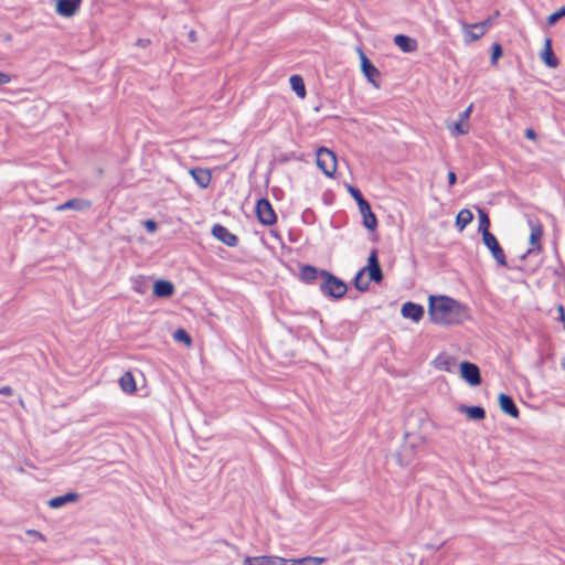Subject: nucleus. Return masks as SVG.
I'll use <instances>...</instances> for the list:
<instances>
[{
    "mask_svg": "<svg viewBox=\"0 0 565 565\" xmlns=\"http://www.w3.org/2000/svg\"><path fill=\"white\" fill-rule=\"evenodd\" d=\"M359 56L361 60V70L364 76L371 82L375 87H379L376 84V79L380 77L379 70L370 62L367 56L364 54L362 49H358Z\"/></svg>",
    "mask_w": 565,
    "mask_h": 565,
    "instance_id": "11",
    "label": "nucleus"
},
{
    "mask_svg": "<svg viewBox=\"0 0 565 565\" xmlns=\"http://www.w3.org/2000/svg\"><path fill=\"white\" fill-rule=\"evenodd\" d=\"M498 399L500 408L503 413L509 414L513 418H518L520 416L519 408L516 407L511 396L501 393L499 394Z\"/></svg>",
    "mask_w": 565,
    "mask_h": 565,
    "instance_id": "18",
    "label": "nucleus"
},
{
    "mask_svg": "<svg viewBox=\"0 0 565 565\" xmlns=\"http://www.w3.org/2000/svg\"><path fill=\"white\" fill-rule=\"evenodd\" d=\"M212 234L216 239L230 247H234L238 243V237L221 224H215L212 227Z\"/></svg>",
    "mask_w": 565,
    "mask_h": 565,
    "instance_id": "12",
    "label": "nucleus"
},
{
    "mask_svg": "<svg viewBox=\"0 0 565 565\" xmlns=\"http://www.w3.org/2000/svg\"><path fill=\"white\" fill-rule=\"evenodd\" d=\"M564 15H565V7H562L561 9H558L557 11L553 12L552 14H550L547 17V24L553 25L554 23H556V21H558Z\"/></svg>",
    "mask_w": 565,
    "mask_h": 565,
    "instance_id": "36",
    "label": "nucleus"
},
{
    "mask_svg": "<svg viewBox=\"0 0 565 565\" xmlns=\"http://www.w3.org/2000/svg\"><path fill=\"white\" fill-rule=\"evenodd\" d=\"M326 562L324 557L306 556L298 559H290L291 565H321Z\"/></svg>",
    "mask_w": 565,
    "mask_h": 565,
    "instance_id": "30",
    "label": "nucleus"
},
{
    "mask_svg": "<svg viewBox=\"0 0 565 565\" xmlns=\"http://www.w3.org/2000/svg\"><path fill=\"white\" fill-rule=\"evenodd\" d=\"M489 227L490 220L488 214L484 211L479 210V231L482 233V237L487 236V234H492L489 231Z\"/></svg>",
    "mask_w": 565,
    "mask_h": 565,
    "instance_id": "33",
    "label": "nucleus"
},
{
    "mask_svg": "<svg viewBox=\"0 0 565 565\" xmlns=\"http://www.w3.org/2000/svg\"><path fill=\"white\" fill-rule=\"evenodd\" d=\"M502 56V47L499 43H494L492 45V52H491V64L497 65L498 60Z\"/></svg>",
    "mask_w": 565,
    "mask_h": 565,
    "instance_id": "37",
    "label": "nucleus"
},
{
    "mask_svg": "<svg viewBox=\"0 0 565 565\" xmlns=\"http://www.w3.org/2000/svg\"><path fill=\"white\" fill-rule=\"evenodd\" d=\"M564 329H565V326H564Z\"/></svg>",
    "mask_w": 565,
    "mask_h": 565,
    "instance_id": "45",
    "label": "nucleus"
},
{
    "mask_svg": "<svg viewBox=\"0 0 565 565\" xmlns=\"http://www.w3.org/2000/svg\"><path fill=\"white\" fill-rule=\"evenodd\" d=\"M119 386L122 392L134 394L137 391L136 380L131 372H125L119 379Z\"/></svg>",
    "mask_w": 565,
    "mask_h": 565,
    "instance_id": "23",
    "label": "nucleus"
},
{
    "mask_svg": "<svg viewBox=\"0 0 565 565\" xmlns=\"http://www.w3.org/2000/svg\"><path fill=\"white\" fill-rule=\"evenodd\" d=\"M557 311H558V319H559V321L565 322V310H564V306H563V305H559V306L557 307Z\"/></svg>",
    "mask_w": 565,
    "mask_h": 565,
    "instance_id": "42",
    "label": "nucleus"
},
{
    "mask_svg": "<svg viewBox=\"0 0 565 565\" xmlns=\"http://www.w3.org/2000/svg\"><path fill=\"white\" fill-rule=\"evenodd\" d=\"M320 276L323 278V282L320 286L323 295L340 299L347 294L348 287L343 280L324 269L320 270Z\"/></svg>",
    "mask_w": 565,
    "mask_h": 565,
    "instance_id": "2",
    "label": "nucleus"
},
{
    "mask_svg": "<svg viewBox=\"0 0 565 565\" xmlns=\"http://www.w3.org/2000/svg\"><path fill=\"white\" fill-rule=\"evenodd\" d=\"M0 394L4 396H10L12 395V388L10 386H2L0 388Z\"/></svg>",
    "mask_w": 565,
    "mask_h": 565,
    "instance_id": "43",
    "label": "nucleus"
},
{
    "mask_svg": "<svg viewBox=\"0 0 565 565\" xmlns=\"http://www.w3.org/2000/svg\"><path fill=\"white\" fill-rule=\"evenodd\" d=\"M541 58L548 67L556 68L558 66V60L553 53L552 41L548 38L545 40V45L541 53Z\"/></svg>",
    "mask_w": 565,
    "mask_h": 565,
    "instance_id": "22",
    "label": "nucleus"
},
{
    "mask_svg": "<svg viewBox=\"0 0 565 565\" xmlns=\"http://www.w3.org/2000/svg\"><path fill=\"white\" fill-rule=\"evenodd\" d=\"M78 499V494L74 492L66 493L64 495L52 498L49 501V507L52 509H58L66 503L75 502Z\"/></svg>",
    "mask_w": 565,
    "mask_h": 565,
    "instance_id": "24",
    "label": "nucleus"
},
{
    "mask_svg": "<svg viewBox=\"0 0 565 565\" xmlns=\"http://www.w3.org/2000/svg\"><path fill=\"white\" fill-rule=\"evenodd\" d=\"M365 269V273L369 274L370 280H373L375 282H381L383 279L382 269L379 263L377 252L373 249L367 258V265L363 267Z\"/></svg>",
    "mask_w": 565,
    "mask_h": 565,
    "instance_id": "10",
    "label": "nucleus"
},
{
    "mask_svg": "<svg viewBox=\"0 0 565 565\" xmlns=\"http://www.w3.org/2000/svg\"><path fill=\"white\" fill-rule=\"evenodd\" d=\"M473 220V214L468 209H462L459 211L456 217V226L459 231H462L471 221Z\"/></svg>",
    "mask_w": 565,
    "mask_h": 565,
    "instance_id": "27",
    "label": "nucleus"
},
{
    "mask_svg": "<svg viewBox=\"0 0 565 565\" xmlns=\"http://www.w3.org/2000/svg\"><path fill=\"white\" fill-rule=\"evenodd\" d=\"M456 358L449 353L441 352L433 361L436 370L451 373L456 366Z\"/></svg>",
    "mask_w": 565,
    "mask_h": 565,
    "instance_id": "13",
    "label": "nucleus"
},
{
    "mask_svg": "<svg viewBox=\"0 0 565 565\" xmlns=\"http://www.w3.org/2000/svg\"><path fill=\"white\" fill-rule=\"evenodd\" d=\"M318 275H320V270L311 265H303L300 268V277L306 282H312L317 279Z\"/></svg>",
    "mask_w": 565,
    "mask_h": 565,
    "instance_id": "28",
    "label": "nucleus"
},
{
    "mask_svg": "<svg viewBox=\"0 0 565 565\" xmlns=\"http://www.w3.org/2000/svg\"><path fill=\"white\" fill-rule=\"evenodd\" d=\"M145 227L147 228V231L149 232H154L156 228H157V224L154 221L152 220H148L145 222Z\"/></svg>",
    "mask_w": 565,
    "mask_h": 565,
    "instance_id": "39",
    "label": "nucleus"
},
{
    "mask_svg": "<svg viewBox=\"0 0 565 565\" xmlns=\"http://www.w3.org/2000/svg\"><path fill=\"white\" fill-rule=\"evenodd\" d=\"M428 316L431 322L439 326H458L470 320L469 308L448 296L428 297Z\"/></svg>",
    "mask_w": 565,
    "mask_h": 565,
    "instance_id": "1",
    "label": "nucleus"
},
{
    "mask_svg": "<svg viewBox=\"0 0 565 565\" xmlns=\"http://www.w3.org/2000/svg\"><path fill=\"white\" fill-rule=\"evenodd\" d=\"M359 211L363 217V225L370 230L374 231L377 227V218L375 214L372 212L371 205L367 201L359 206Z\"/></svg>",
    "mask_w": 565,
    "mask_h": 565,
    "instance_id": "16",
    "label": "nucleus"
},
{
    "mask_svg": "<svg viewBox=\"0 0 565 565\" xmlns=\"http://www.w3.org/2000/svg\"><path fill=\"white\" fill-rule=\"evenodd\" d=\"M493 24V18L489 17L484 21L472 23V26L478 30V34L471 36L472 39H481Z\"/></svg>",
    "mask_w": 565,
    "mask_h": 565,
    "instance_id": "29",
    "label": "nucleus"
},
{
    "mask_svg": "<svg viewBox=\"0 0 565 565\" xmlns=\"http://www.w3.org/2000/svg\"><path fill=\"white\" fill-rule=\"evenodd\" d=\"M401 313L404 318L418 322L424 316L423 306L407 301L402 306Z\"/></svg>",
    "mask_w": 565,
    "mask_h": 565,
    "instance_id": "15",
    "label": "nucleus"
},
{
    "mask_svg": "<svg viewBox=\"0 0 565 565\" xmlns=\"http://www.w3.org/2000/svg\"><path fill=\"white\" fill-rule=\"evenodd\" d=\"M92 202L85 199H72L55 207L57 212L66 210L85 211L90 209Z\"/></svg>",
    "mask_w": 565,
    "mask_h": 565,
    "instance_id": "17",
    "label": "nucleus"
},
{
    "mask_svg": "<svg viewBox=\"0 0 565 565\" xmlns=\"http://www.w3.org/2000/svg\"><path fill=\"white\" fill-rule=\"evenodd\" d=\"M460 376L471 386H478L481 384L482 379L480 369L477 364L463 361L459 365Z\"/></svg>",
    "mask_w": 565,
    "mask_h": 565,
    "instance_id": "6",
    "label": "nucleus"
},
{
    "mask_svg": "<svg viewBox=\"0 0 565 565\" xmlns=\"http://www.w3.org/2000/svg\"><path fill=\"white\" fill-rule=\"evenodd\" d=\"M290 87L296 93V95L303 99L307 95L306 85L303 78L300 75H292L289 78Z\"/></svg>",
    "mask_w": 565,
    "mask_h": 565,
    "instance_id": "25",
    "label": "nucleus"
},
{
    "mask_svg": "<svg viewBox=\"0 0 565 565\" xmlns=\"http://www.w3.org/2000/svg\"><path fill=\"white\" fill-rule=\"evenodd\" d=\"M447 179H448V183L449 185H454L457 181V175L454 171H449L448 172V175H447Z\"/></svg>",
    "mask_w": 565,
    "mask_h": 565,
    "instance_id": "41",
    "label": "nucleus"
},
{
    "mask_svg": "<svg viewBox=\"0 0 565 565\" xmlns=\"http://www.w3.org/2000/svg\"><path fill=\"white\" fill-rule=\"evenodd\" d=\"M365 269L361 268L354 277V286L360 291H365L370 286V278L365 279Z\"/></svg>",
    "mask_w": 565,
    "mask_h": 565,
    "instance_id": "31",
    "label": "nucleus"
},
{
    "mask_svg": "<svg viewBox=\"0 0 565 565\" xmlns=\"http://www.w3.org/2000/svg\"><path fill=\"white\" fill-rule=\"evenodd\" d=\"M82 0H56V12L62 17H73L79 10Z\"/></svg>",
    "mask_w": 565,
    "mask_h": 565,
    "instance_id": "14",
    "label": "nucleus"
},
{
    "mask_svg": "<svg viewBox=\"0 0 565 565\" xmlns=\"http://www.w3.org/2000/svg\"><path fill=\"white\" fill-rule=\"evenodd\" d=\"M461 28H462V34H463V41L465 43H472V42H476L478 41L479 39H472L471 36H475L476 34H478V30H476L472 24H469V23H466V22H461Z\"/></svg>",
    "mask_w": 565,
    "mask_h": 565,
    "instance_id": "32",
    "label": "nucleus"
},
{
    "mask_svg": "<svg viewBox=\"0 0 565 565\" xmlns=\"http://www.w3.org/2000/svg\"><path fill=\"white\" fill-rule=\"evenodd\" d=\"M243 565H291L290 559L279 556L263 555V556H246Z\"/></svg>",
    "mask_w": 565,
    "mask_h": 565,
    "instance_id": "8",
    "label": "nucleus"
},
{
    "mask_svg": "<svg viewBox=\"0 0 565 565\" xmlns=\"http://www.w3.org/2000/svg\"><path fill=\"white\" fill-rule=\"evenodd\" d=\"M527 225L530 227V236L529 244L530 248L527 250L529 254L535 253L539 254L542 252V238L544 234L543 224L536 217L529 216Z\"/></svg>",
    "mask_w": 565,
    "mask_h": 565,
    "instance_id": "4",
    "label": "nucleus"
},
{
    "mask_svg": "<svg viewBox=\"0 0 565 565\" xmlns=\"http://www.w3.org/2000/svg\"><path fill=\"white\" fill-rule=\"evenodd\" d=\"M256 216L262 224L267 226L274 225L277 222L276 212L267 199L257 201Z\"/></svg>",
    "mask_w": 565,
    "mask_h": 565,
    "instance_id": "5",
    "label": "nucleus"
},
{
    "mask_svg": "<svg viewBox=\"0 0 565 565\" xmlns=\"http://www.w3.org/2000/svg\"><path fill=\"white\" fill-rule=\"evenodd\" d=\"M149 43H150L149 40H141L140 39V40L137 41V45L142 46V47L147 46Z\"/></svg>",
    "mask_w": 565,
    "mask_h": 565,
    "instance_id": "44",
    "label": "nucleus"
},
{
    "mask_svg": "<svg viewBox=\"0 0 565 565\" xmlns=\"http://www.w3.org/2000/svg\"><path fill=\"white\" fill-rule=\"evenodd\" d=\"M190 174L192 175L196 184L202 189L207 188L211 183L212 174L209 169L192 168L190 170Z\"/></svg>",
    "mask_w": 565,
    "mask_h": 565,
    "instance_id": "20",
    "label": "nucleus"
},
{
    "mask_svg": "<svg viewBox=\"0 0 565 565\" xmlns=\"http://www.w3.org/2000/svg\"><path fill=\"white\" fill-rule=\"evenodd\" d=\"M524 135L527 139L533 140V141L536 140V138H537L536 132L532 128L525 129Z\"/></svg>",
    "mask_w": 565,
    "mask_h": 565,
    "instance_id": "38",
    "label": "nucleus"
},
{
    "mask_svg": "<svg viewBox=\"0 0 565 565\" xmlns=\"http://www.w3.org/2000/svg\"><path fill=\"white\" fill-rule=\"evenodd\" d=\"M460 409L472 420H482L486 417V412L481 406H463Z\"/></svg>",
    "mask_w": 565,
    "mask_h": 565,
    "instance_id": "26",
    "label": "nucleus"
},
{
    "mask_svg": "<svg viewBox=\"0 0 565 565\" xmlns=\"http://www.w3.org/2000/svg\"><path fill=\"white\" fill-rule=\"evenodd\" d=\"M347 189H348V192L351 194V196L356 202L358 207L366 201L358 188H354L353 185H348Z\"/></svg>",
    "mask_w": 565,
    "mask_h": 565,
    "instance_id": "35",
    "label": "nucleus"
},
{
    "mask_svg": "<svg viewBox=\"0 0 565 565\" xmlns=\"http://www.w3.org/2000/svg\"><path fill=\"white\" fill-rule=\"evenodd\" d=\"M173 338L175 341L183 342L188 347L192 344V339L184 329H178L174 332Z\"/></svg>",
    "mask_w": 565,
    "mask_h": 565,
    "instance_id": "34",
    "label": "nucleus"
},
{
    "mask_svg": "<svg viewBox=\"0 0 565 565\" xmlns=\"http://www.w3.org/2000/svg\"><path fill=\"white\" fill-rule=\"evenodd\" d=\"M11 82V77L9 74L0 72V85H4Z\"/></svg>",
    "mask_w": 565,
    "mask_h": 565,
    "instance_id": "40",
    "label": "nucleus"
},
{
    "mask_svg": "<svg viewBox=\"0 0 565 565\" xmlns=\"http://www.w3.org/2000/svg\"><path fill=\"white\" fill-rule=\"evenodd\" d=\"M483 244L491 250L492 256L501 266H507V258L504 250L501 248L498 239L493 234H487V236L482 237Z\"/></svg>",
    "mask_w": 565,
    "mask_h": 565,
    "instance_id": "9",
    "label": "nucleus"
},
{
    "mask_svg": "<svg viewBox=\"0 0 565 565\" xmlns=\"http://www.w3.org/2000/svg\"><path fill=\"white\" fill-rule=\"evenodd\" d=\"M316 162H317L318 168L327 177L331 178L334 175V173L337 171L338 161H337V156L332 150H330L326 147H320L319 149H317Z\"/></svg>",
    "mask_w": 565,
    "mask_h": 565,
    "instance_id": "3",
    "label": "nucleus"
},
{
    "mask_svg": "<svg viewBox=\"0 0 565 565\" xmlns=\"http://www.w3.org/2000/svg\"><path fill=\"white\" fill-rule=\"evenodd\" d=\"M395 45L404 53L415 52L418 47L417 41L404 34H397L394 36Z\"/></svg>",
    "mask_w": 565,
    "mask_h": 565,
    "instance_id": "19",
    "label": "nucleus"
},
{
    "mask_svg": "<svg viewBox=\"0 0 565 565\" xmlns=\"http://www.w3.org/2000/svg\"><path fill=\"white\" fill-rule=\"evenodd\" d=\"M473 105L470 104L460 115L457 122L448 126L451 135L462 136L467 135L470 130L469 118L472 113Z\"/></svg>",
    "mask_w": 565,
    "mask_h": 565,
    "instance_id": "7",
    "label": "nucleus"
},
{
    "mask_svg": "<svg viewBox=\"0 0 565 565\" xmlns=\"http://www.w3.org/2000/svg\"><path fill=\"white\" fill-rule=\"evenodd\" d=\"M174 292V286L171 281L159 279L153 284V295L159 298L171 297Z\"/></svg>",
    "mask_w": 565,
    "mask_h": 565,
    "instance_id": "21",
    "label": "nucleus"
}]
</instances>
